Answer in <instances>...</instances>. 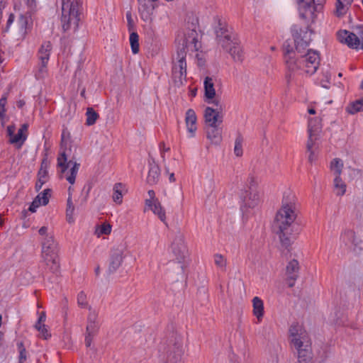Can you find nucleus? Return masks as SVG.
I'll list each match as a JSON object with an SVG mask.
<instances>
[{"mask_svg":"<svg viewBox=\"0 0 363 363\" xmlns=\"http://www.w3.org/2000/svg\"><path fill=\"white\" fill-rule=\"evenodd\" d=\"M51 196V190L50 189H45L43 192L39 194L35 200L38 201L40 205L45 206L49 202V199Z\"/></svg>","mask_w":363,"mask_h":363,"instance_id":"nucleus-35","label":"nucleus"},{"mask_svg":"<svg viewBox=\"0 0 363 363\" xmlns=\"http://www.w3.org/2000/svg\"><path fill=\"white\" fill-rule=\"evenodd\" d=\"M123 260V251L120 248H114L111 250L107 273H115L121 267Z\"/></svg>","mask_w":363,"mask_h":363,"instance_id":"nucleus-14","label":"nucleus"},{"mask_svg":"<svg viewBox=\"0 0 363 363\" xmlns=\"http://www.w3.org/2000/svg\"><path fill=\"white\" fill-rule=\"evenodd\" d=\"M145 201L144 212L151 211L163 223L167 225L165 209L159 201Z\"/></svg>","mask_w":363,"mask_h":363,"instance_id":"nucleus-13","label":"nucleus"},{"mask_svg":"<svg viewBox=\"0 0 363 363\" xmlns=\"http://www.w3.org/2000/svg\"><path fill=\"white\" fill-rule=\"evenodd\" d=\"M94 272H95L96 276H99V274H100V267H99V265L96 267V268L94 269Z\"/></svg>","mask_w":363,"mask_h":363,"instance_id":"nucleus-64","label":"nucleus"},{"mask_svg":"<svg viewBox=\"0 0 363 363\" xmlns=\"http://www.w3.org/2000/svg\"><path fill=\"white\" fill-rule=\"evenodd\" d=\"M182 354V347L180 345H174L167 352V361L170 363H181Z\"/></svg>","mask_w":363,"mask_h":363,"instance_id":"nucleus-22","label":"nucleus"},{"mask_svg":"<svg viewBox=\"0 0 363 363\" xmlns=\"http://www.w3.org/2000/svg\"><path fill=\"white\" fill-rule=\"evenodd\" d=\"M69 138V133L67 130H64L62 133V141L65 142Z\"/></svg>","mask_w":363,"mask_h":363,"instance_id":"nucleus-58","label":"nucleus"},{"mask_svg":"<svg viewBox=\"0 0 363 363\" xmlns=\"http://www.w3.org/2000/svg\"><path fill=\"white\" fill-rule=\"evenodd\" d=\"M308 152H310V155L308 156V160L310 162H313V161L315 159V157L314 155V151L311 150V151H308Z\"/></svg>","mask_w":363,"mask_h":363,"instance_id":"nucleus-59","label":"nucleus"},{"mask_svg":"<svg viewBox=\"0 0 363 363\" xmlns=\"http://www.w3.org/2000/svg\"><path fill=\"white\" fill-rule=\"evenodd\" d=\"M353 0H337L335 13L337 16L345 15Z\"/></svg>","mask_w":363,"mask_h":363,"instance_id":"nucleus-28","label":"nucleus"},{"mask_svg":"<svg viewBox=\"0 0 363 363\" xmlns=\"http://www.w3.org/2000/svg\"><path fill=\"white\" fill-rule=\"evenodd\" d=\"M17 347L19 351L18 362L19 363H23L27 359L26 350L22 342H18Z\"/></svg>","mask_w":363,"mask_h":363,"instance_id":"nucleus-45","label":"nucleus"},{"mask_svg":"<svg viewBox=\"0 0 363 363\" xmlns=\"http://www.w3.org/2000/svg\"><path fill=\"white\" fill-rule=\"evenodd\" d=\"M111 232V225L108 223H104L101 225L96 228L95 235L99 238L103 235H109Z\"/></svg>","mask_w":363,"mask_h":363,"instance_id":"nucleus-39","label":"nucleus"},{"mask_svg":"<svg viewBox=\"0 0 363 363\" xmlns=\"http://www.w3.org/2000/svg\"><path fill=\"white\" fill-rule=\"evenodd\" d=\"M57 167L60 168V173L65 174L66 180L70 184H74L80 164L72 160L67 162V155L62 152L57 157Z\"/></svg>","mask_w":363,"mask_h":363,"instance_id":"nucleus-8","label":"nucleus"},{"mask_svg":"<svg viewBox=\"0 0 363 363\" xmlns=\"http://www.w3.org/2000/svg\"><path fill=\"white\" fill-rule=\"evenodd\" d=\"M206 135L208 139L215 144L220 143L222 140L221 130L218 128V123L208 125L206 130Z\"/></svg>","mask_w":363,"mask_h":363,"instance_id":"nucleus-24","label":"nucleus"},{"mask_svg":"<svg viewBox=\"0 0 363 363\" xmlns=\"http://www.w3.org/2000/svg\"><path fill=\"white\" fill-rule=\"evenodd\" d=\"M196 58L197 59L199 66L201 67L204 65L205 60L203 58V55L201 52L196 53Z\"/></svg>","mask_w":363,"mask_h":363,"instance_id":"nucleus-54","label":"nucleus"},{"mask_svg":"<svg viewBox=\"0 0 363 363\" xmlns=\"http://www.w3.org/2000/svg\"><path fill=\"white\" fill-rule=\"evenodd\" d=\"M360 45L361 48L363 49V30L360 32Z\"/></svg>","mask_w":363,"mask_h":363,"instance_id":"nucleus-63","label":"nucleus"},{"mask_svg":"<svg viewBox=\"0 0 363 363\" xmlns=\"http://www.w3.org/2000/svg\"><path fill=\"white\" fill-rule=\"evenodd\" d=\"M291 346L296 350L299 363H308L312 359L311 338L300 325H292L289 329Z\"/></svg>","mask_w":363,"mask_h":363,"instance_id":"nucleus-4","label":"nucleus"},{"mask_svg":"<svg viewBox=\"0 0 363 363\" xmlns=\"http://www.w3.org/2000/svg\"><path fill=\"white\" fill-rule=\"evenodd\" d=\"M99 329V323L98 321V313L94 310H89L87 318L86 335L85 337V345L90 347L93 337L97 333Z\"/></svg>","mask_w":363,"mask_h":363,"instance_id":"nucleus-10","label":"nucleus"},{"mask_svg":"<svg viewBox=\"0 0 363 363\" xmlns=\"http://www.w3.org/2000/svg\"><path fill=\"white\" fill-rule=\"evenodd\" d=\"M299 270V264L297 260H291L286 266L287 284L289 287H292L295 284V281L298 278Z\"/></svg>","mask_w":363,"mask_h":363,"instance_id":"nucleus-18","label":"nucleus"},{"mask_svg":"<svg viewBox=\"0 0 363 363\" xmlns=\"http://www.w3.org/2000/svg\"><path fill=\"white\" fill-rule=\"evenodd\" d=\"M324 77H325V79L324 80L322 79L320 82L321 86L324 88L328 89L329 86L328 85V84L330 83V74L328 72H326L324 74Z\"/></svg>","mask_w":363,"mask_h":363,"instance_id":"nucleus-52","label":"nucleus"},{"mask_svg":"<svg viewBox=\"0 0 363 363\" xmlns=\"http://www.w3.org/2000/svg\"><path fill=\"white\" fill-rule=\"evenodd\" d=\"M300 15L306 18L313 14L315 10V0H296Z\"/></svg>","mask_w":363,"mask_h":363,"instance_id":"nucleus-20","label":"nucleus"},{"mask_svg":"<svg viewBox=\"0 0 363 363\" xmlns=\"http://www.w3.org/2000/svg\"><path fill=\"white\" fill-rule=\"evenodd\" d=\"M201 47V43L197 39V36H189L183 43L182 48L177 51L176 61L172 67V79L176 86H182L186 79V50L198 51Z\"/></svg>","mask_w":363,"mask_h":363,"instance_id":"nucleus-3","label":"nucleus"},{"mask_svg":"<svg viewBox=\"0 0 363 363\" xmlns=\"http://www.w3.org/2000/svg\"><path fill=\"white\" fill-rule=\"evenodd\" d=\"M148 196H149V199H147L145 201H150L152 202H153L152 201H159L156 197H155V193L153 190H149L148 192Z\"/></svg>","mask_w":363,"mask_h":363,"instance_id":"nucleus-56","label":"nucleus"},{"mask_svg":"<svg viewBox=\"0 0 363 363\" xmlns=\"http://www.w3.org/2000/svg\"><path fill=\"white\" fill-rule=\"evenodd\" d=\"M353 233L352 231H345L343 234L341 235V238L345 237H352Z\"/></svg>","mask_w":363,"mask_h":363,"instance_id":"nucleus-60","label":"nucleus"},{"mask_svg":"<svg viewBox=\"0 0 363 363\" xmlns=\"http://www.w3.org/2000/svg\"><path fill=\"white\" fill-rule=\"evenodd\" d=\"M35 327L40 332L41 337H43L44 339H47L48 337L50 336V335L48 333V331L45 324H35Z\"/></svg>","mask_w":363,"mask_h":363,"instance_id":"nucleus-47","label":"nucleus"},{"mask_svg":"<svg viewBox=\"0 0 363 363\" xmlns=\"http://www.w3.org/2000/svg\"><path fill=\"white\" fill-rule=\"evenodd\" d=\"M334 191L337 196H342L346 191V184L340 177L334 179Z\"/></svg>","mask_w":363,"mask_h":363,"instance_id":"nucleus-31","label":"nucleus"},{"mask_svg":"<svg viewBox=\"0 0 363 363\" xmlns=\"http://www.w3.org/2000/svg\"><path fill=\"white\" fill-rule=\"evenodd\" d=\"M81 6V0H62L61 21L65 31L77 28Z\"/></svg>","mask_w":363,"mask_h":363,"instance_id":"nucleus-5","label":"nucleus"},{"mask_svg":"<svg viewBox=\"0 0 363 363\" xmlns=\"http://www.w3.org/2000/svg\"><path fill=\"white\" fill-rule=\"evenodd\" d=\"M28 128V124H22L18 133L15 134L16 127L14 125H9L7 127V133L9 136V142L21 147L27 138Z\"/></svg>","mask_w":363,"mask_h":363,"instance_id":"nucleus-12","label":"nucleus"},{"mask_svg":"<svg viewBox=\"0 0 363 363\" xmlns=\"http://www.w3.org/2000/svg\"><path fill=\"white\" fill-rule=\"evenodd\" d=\"M86 125H94L98 117L99 114L92 108H88L86 110Z\"/></svg>","mask_w":363,"mask_h":363,"instance_id":"nucleus-41","label":"nucleus"},{"mask_svg":"<svg viewBox=\"0 0 363 363\" xmlns=\"http://www.w3.org/2000/svg\"><path fill=\"white\" fill-rule=\"evenodd\" d=\"M289 45H284L285 54L284 60L289 72L303 69L306 74H313L320 65V57L318 52L308 50L306 52L296 56L293 48Z\"/></svg>","mask_w":363,"mask_h":363,"instance_id":"nucleus-2","label":"nucleus"},{"mask_svg":"<svg viewBox=\"0 0 363 363\" xmlns=\"http://www.w3.org/2000/svg\"><path fill=\"white\" fill-rule=\"evenodd\" d=\"M337 317V319H335V318H332L330 320L331 322H333V324L336 325H343L344 324V320H345V318L343 317V315L340 313H338L335 314Z\"/></svg>","mask_w":363,"mask_h":363,"instance_id":"nucleus-51","label":"nucleus"},{"mask_svg":"<svg viewBox=\"0 0 363 363\" xmlns=\"http://www.w3.org/2000/svg\"><path fill=\"white\" fill-rule=\"evenodd\" d=\"M48 75V62H40L35 76L38 79H44Z\"/></svg>","mask_w":363,"mask_h":363,"instance_id":"nucleus-37","label":"nucleus"},{"mask_svg":"<svg viewBox=\"0 0 363 363\" xmlns=\"http://www.w3.org/2000/svg\"><path fill=\"white\" fill-rule=\"evenodd\" d=\"M77 303L79 306H80L82 308H85L87 306L88 303L86 295L83 291L79 293L77 296Z\"/></svg>","mask_w":363,"mask_h":363,"instance_id":"nucleus-48","label":"nucleus"},{"mask_svg":"<svg viewBox=\"0 0 363 363\" xmlns=\"http://www.w3.org/2000/svg\"><path fill=\"white\" fill-rule=\"evenodd\" d=\"M296 201V196L292 191H285L281 208L277 211L274 221V231L285 246L290 245L289 235L291 233V227L297 217Z\"/></svg>","mask_w":363,"mask_h":363,"instance_id":"nucleus-1","label":"nucleus"},{"mask_svg":"<svg viewBox=\"0 0 363 363\" xmlns=\"http://www.w3.org/2000/svg\"><path fill=\"white\" fill-rule=\"evenodd\" d=\"M71 187L69 188V196L67 201V208H66V218L68 223H72L74 222V206L72 202V195L70 193Z\"/></svg>","mask_w":363,"mask_h":363,"instance_id":"nucleus-30","label":"nucleus"},{"mask_svg":"<svg viewBox=\"0 0 363 363\" xmlns=\"http://www.w3.org/2000/svg\"><path fill=\"white\" fill-rule=\"evenodd\" d=\"M169 150H170V148L169 147L165 146L164 143H161L160 144V155H161V157L162 159V162H163L164 164H167L166 160H165V152H169Z\"/></svg>","mask_w":363,"mask_h":363,"instance_id":"nucleus-49","label":"nucleus"},{"mask_svg":"<svg viewBox=\"0 0 363 363\" xmlns=\"http://www.w3.org/2000/svg\"><path fill=\"white\" fill-rule=\"evenodd\" d=\"M160 176V170L158 166L152 167L147 177V182L151 184H155L158 182Z\"/></svg>","mask_w":363,"mask_h":363,"instance_id":"nucleus-29","label":"nucleus"},{"mask_svg":"<svg viewBox=\"0 0 363 363\" xmlns=\"http://www.w3.org/2000/svg\"><path fill=\"white\" fill-rule=\"evenodd\" d=\"M38 233L41 236H43L44 238L48 236L49 235H53L52 232L48 231V228L45 226L40 228L38 230Z\"/></svg>","mask_w":363,"mask_h":363,"instance_id":"nucleus-53","label":"nucleus"},{"mask_svg":"<svg viewBox=\"0 0 363 363\" xmlns=\"http://www.w3.org/2000/svg\"><path fill=\"white\" fill-rule=\"evenodd\" d=\"M126 192L125 186L122 183H116L113 186V200L118 204L123 201V193Z\"/></svg>","mask_w":363,"mask_h":363,"instance_id":"nucleus-26","label":"nucleus"},{"mask_svg":"<svg viewBox=\"0 0 363 363\" xmlns=\"http://www.w3.org/2000/svg\"><path fill=\"white\" fill-rule=\"evenodd\" d=\"M131 50L133 54H137L139 52V36L138 35L133 32L130 35L129 38Z\"/></svg>","mask_w":363,"mask_h":363,"instance_id":"nucleus-38","label":"nucleus"},{"mask_svg":"<svg viewBox=\"0 0 363 363\" xmlns=\"http://www.w3.org/2000/svg\"><path fill=\"white\" fill-rule=\"evenodd\" d=\"M258 178L253 174H250L247 180L245 191H259L258 190Z\"/></svg>","mask_w":363,"mask_h":363,"instance_id":"nucleus-33","label":"nucleus"},{"mask_svg":"<svg viewBox=\"0 0 363 363\" xmlns=\"http://www.w3.org/2000/svg\"><path fill=\"white\" fill-rule=\"evenodd\" d=\"M294 38L296 50L294 52L296 53V56L305 52V50L309 45L311 41L310 36H301L297 33Z\"/></svg>","mask_w":363,"mask_h":363,"instance_id":"nucleus-21","label":"nucleus"},{"mask_svg":"<svg viewBox=\"0 0 363 363\" xmlns=\"http://www.w3.org/2000/svg\"><path fill=\"white\" fill-rule=\"evenodd\" d=\"M216 109L211 107H206L204 111V118L206 123L210 125H214L217 123H221L223 121V116L220 114V111L222 110V107L219 104V106H216Z\"/></svg>","mask_w":363,"mask_h":363,"instance_id":"nucleus-15","label":"nucleus"},{"mask_svg":"<svg viewBox=\"0 0 363 363\" xmlns=\"http://www.w3.org/2000/svg\"><path fill=\"white\" fill-rule=\"evenodd\" d=\"M343 167V162L340 159L335 158L330 163V169L335 174V177H340Z\"/></svg>","mask_w":363,"mask_h":363,"instance_id":"nucleus-34","label":"nucleus"},{"mask_svg":"<svg viewBox=\"0 0 363 363\" xmlns=\"http://www.w3.org/2000/svg\"><path fill=\"white\" fill-rule=\"evenodd\" d=\"M14 21V16L13 14H10L8 21H7V25L10 26Z\"/></svg>","mask_w":363,"mask_h":363,"instance_id":"nucleus-62","label":"nucleus"},{"mask_svg":"<svg viewBox=\"0 0 363 363\" xmlns=\"http://www.w3.org/2000/svg\"><path fill=\"white\" fill-rule=\"evenodd\" d=\"M27 4L30 9H33L35 4V0H27Z\"/></svg>","mask_w":363,"mask_h":363,"instance_id":"nucleus-61","label":"nucleus"},{"mask_svg":"<svg viewBox=\"0 0 363 363\" xmlns=\"http://www.w3.org/2000/svg\"><path fill=\"white\" fill-rule=\"evenodd\" d=\"M252 302L253 315L256 317L257 323H260L264 314L263 301L259 297L255 296L252 298Z\"/></svg>","mask_w":363,"mask_h":363,"instance_id":"nucleus-23","label":"nucleus"},{"mask_svg":"<svg viewBox=\"0 0 363 363\" xmlns=\"http://www.w3.org/2000/svg\"><path fill=\"white\" fill-rule=\"evenodd\" d=\"M7 102V95L4 94L0 99V119H4L6 116V104Z\"/></svg>","mask_w":363,"mask_h":363,"instance_id":"nucleus-46","label":"nucleus"},{"mask_svg":"<svg viewBox=\"0 0 363 363\" xmlns=\"http://www.w3.org/2000/svg\"><path fill=\"white\" fill-rule=\"evenodd\" d=\"M41 257L45 264L52 272H57L60 268L58 259V245L53 235L43 238L41 242Z\"/></svg>","mask_w":363,"mask_h":363,"instance_id":"nucleus-6","label":"nucleus"},{"mask_svg":"<svg viewBox=\"0 0 363 363\" xmlns=\"http://www.w3.org/2000/svg\"><path fill=\"white\" fill-rule=\"evenodd\" d=\"M242 143L243 138L240 135H238L235 139L234 147V153L238 157L242 155Z\"/></svg>","mask_w":363,"mask_h":363,"instance_id":"nucleus-44","label":"nucleus"},{"mask_svg":"<svg viewBox=\"0 0 363 363\" xmlns=\"http://www.w3.org/2000/svg\"><path fill=\"white\" fill-rule=\"evenodd\" d=\"M213 260L215 264L221 269L222 270H225L227 264L226 259L220 254H216L213 256Z\"/></svg>","mask_w":363,"mask_h":363,"instance_id":"nucleus-42","label":"nucleus"},{"mask_svg":"<svg viewBox=\"0 0 363 363\" xmlns=\"http://www.w3.org/2000/svg\"><path fill=\"white\" fill-rule=\"evenodd\" d=\"M347 111L351 114H354L359 111H363V99L357 100L356 101L352 103L350 106H347Z\"/></svg>","mask_w":363,"mask_h":363,"instance_id":"nucleus-36","label":"nucleus"},{"mask_svg":"<svg viewBox=\"0 0 363 363\" xmlns=\"http://www.w3.org/2000/svg\"><path fill=\"white\" fill-rule=\"evenodd\" d=\"M203 85L206 101L208 104H213L216 106H219V101L213 100L216 96V90L214 89L213 79L211 77H206L204 79Z\"/></svg>","mask_w":363,"mask_h":363,"instance_id":"nucleus-16","label":"nucleus"},{"mask_svg":"<svg viewBox=\"0 0 363 363\" xmlns=\"http://www.w3.org/2000/svg\"><path fill=\"white\" fill-rule=\"evenodd\" d=\"M139 3V11L141 13L142 17L144 16L147 18L155 9V5L150 4V0H138Z\"/></svg>","mask_w":363,"mask_h":363,"instance_id":"nucleus-27","label":"nucleus"},{"mask_svg":"<svg viewBox=\"0 0 363 363\" xmlns=\"http://www.w3.org/2000/svg\"><path fill=\"white\" fill-rule=\"evenodd\" d=\"M164 172L166 174L169 176V182H174L176 181L174 173L173 172H170V167L167 164H164Z\"/></svg>","mask_w":363,"mask_h":363,"instance_id":"nucleus-50","label":"nucleus"},{"mask_svg":"<svg viewBox=\"0 0 363 363\" xmlns=\"http://www.w3.org/2000/svg\"><path fill=\"white\" fill-rule=\"evenodd\" d=\"M314 127L311 123L310 125V133H308V140L307 142L306 147L308 151L313 150V146L315 143V141L318 139V135H315L313 131L314 129H313Z\"/></svg>","mask_w":363,"mask_h":363,"instance_id":"nucleus-40","label":"nucleus"},{"mask_svg":"<svg viewBox=\"0 0 363 363\" xmlns=\"http://www.w3.org/2000/svg\"><path fill=\"white\" fill-rule=\"evenodd\" d=\"M338 38L341 43L347 44L350 48H358L360 45V37L347 30H341L338 33Z\"/></svg>","mask_w":363,"mask_h":363,"instance_id":"nucleus-17","label":"nucleus"},{"mask_svg":"<svg viewBox=\"0 0 363 363\" xmlns=\"http://www.w3.org/2000/svg\"><path fill=\"white\" fill-rule=\"evenodd\" d=\"M40 203H38V201H36L34 199V201L32 202L31 205L29 207V211L31 212H35L36 208L40 206Z\"/></svg>","mask_w":363,"mask_h":363,"instance_id":"nucleus-55","label":"nucleus"},{"mask_svg":"<svg viewBox=\"0 0 363 363\" xmlns=\"http://www.w3.org/2000/svg\"><path fill=\"white\" fill-rule=\"evenodd\" d=\"M311 123L314 127L313 129L314 130L313 133H314L315 135H318L319 131L320 130L321 126H320V120L318 118H310L308 119V132L310 133V125Z\"/></svg>","mask_w":363,"mask_h":363,"instance_id":"nucleus-43","label":"nucleus"},{"mask_svg":"<svg viewBox=\"0 0 363 363\" xmlns=\"http://www.w3.org/2000/svg\"><path fill=\"white\" fill-rule=\"evenodd\" d=\"M172 252L174 259L179 264H183L187 257V250L182 235H179L174 240L172 246Z\"/></svg>","mask_w":363,"mask_h":363,"instance_id":"nucleus-11","label":"nucleus"},{"mask_svg":"<svg viewBox=\"0 0 363 363\" xmlns=\"http://www.w3.org/2000/svg\"><path fill=\"white\" fill-rule=\"evenodd\" d=\"M196 121L197 117L195 111L191 108L188 109L186 112L185 123L189 137L191 138L195 136L197 130Z\"/></svg>","mask_w":363,"mask_h":363,"instance_id":"nucleus-19","label":"nucleus"},{"mask_svg":"<svg viewBox=\"0 0 363 363\" xmlns=\"http://www.w3.org/2000/svg\"><path fill=\"white\" fill-rule=\"evenodd\" d=\"M52 49V46L50 41L44 42L38 50L39 61L48 63Z\"/></svg>","mask_w":363,"mask_h":363,"instance_id":"nucleus-25","label":"nucleus"},{"mask_svg":"<svg viewBox=\"0 0 363 363\" xmlns=\"http://www.w3.org/2000/svg\"><path fill=\"white\" fill-rule=\"evenodd\" d=\"M217 40L221 47L228 52L235 62H242L244 60V53L240 43L228 33L224 35L217 32Z\"/></svg>","mask_w":363,"mask_h":363,"instance_id":"nucleus-7","label":"nucleus"},{"mask_svg":"<svg viewBox=\"0 0 363 363\" xmlns=\"http://www.w3.org/2000/svg\"><path fill=\"white\" fill-rule=\"evenodd\" d=\"M240 208L243 213H247L250 208L257 206L260 202L259 191H242L240 194Z\"/></svg>","mask_w":363,"mask_h":363,"instance_id":"nucleus-9","label":"nucleus"},{"mask_svg":"<svg viewBox=\"0 0 363 363\" xmlns=\"http://www.w3.org/2000/svg\"><path fill=\"white\" fill-rule=\"evenodd\" d=\"M44 162L42 163L41 168L38 172V179L35 184V189L38 191L43 186V185L47 182L48 179V172L45 169H43V165Z\"/></svg>","mask_w":363,"mask_h":363,"instance_id":"nucleus-32","label":"nucleus"},{"mask_svg":"<svg viewBox=\"0 0 363 363\" xmlns=\"http://www.w3.org/2000/svg\"><path fill=\"white\" fill-rule=\"evenodd\" d=\"M45 318H46L45 313L44 312H43L40 314V317L38 318V320L36 323V324H40V325L44 324V322L45 321Z\"/></svg>","mask_w":363,"mask_h":363,"instance_id":"nucleus-57","label":"nucleus"}]
</instances>
